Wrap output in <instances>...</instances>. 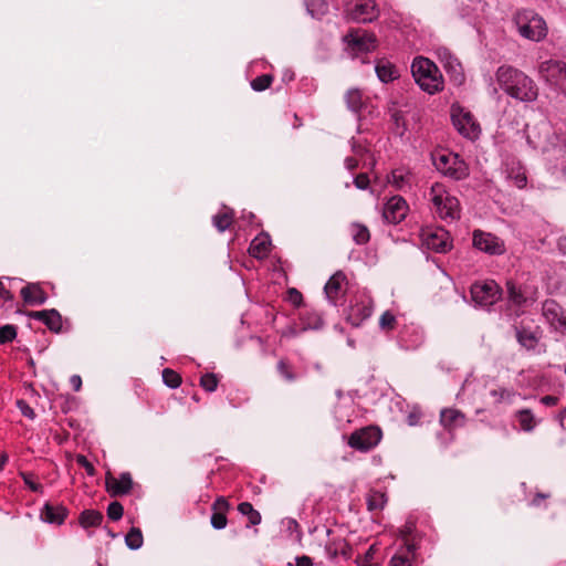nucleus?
Returning a JSON list of instances; mask_svg holds the SVG:
<instances>
[{"label":"nucleus","instance_id":"obj_12","mask_svg":"<svg viewBox=\"0 0 566 566\" xmlns=\"http://www.w3.org/2000/svg\"><path fill=\"white\" fill-rule=\"evenodd\" d=\"M452 123L457 130L465 138L474 140L481 134V127L470 112L452 113Z\"/></svg>","mask_w":566,"mask_h":566},{"label":"nucleus","instance_id":"obj_27","mask_svg":"<svg viewBox=\"0 0 566 566\" xmlns=\"http://www.w3.org/2000/svg\"><path fill=\"white\" fill-rule=\"evenodd\" d=\"M389 182L398 190L410 189L412 185V174L403 168H396L389 176Z\"/></svg>","mask_w":566,"mask_h":566},{"label":"nucleus","instance_id":"obj_40","mask_svg":"<svg viewBox=\"0 0 566 566\" xmlns=\"http://www.w3.org/2000/svg\"><path fill=\"white\" fill-rule=\"evenodd\" d=\"M125 543L130 549H138L143 546L144 538L139 528L133 527L125 537Z\"/></svg>","mask_w":566,"mask_h":566},{"label":"nucleus","instance_id":"obj_55","mask_svg":"<svg viewBox=\"0 0 566 566\" xmlns=\"http://www.w3.org/2000/svg\"><path fill=\"white\" fill-rule=\"evenodd\" d=\"M354 185L357 189L366 190L369 186V177L367 174H359L354 178Z\"/></svg>","mask_w":566,"mask_h":566},{"label":"nucleus","instance_id":"obj_31","mask_svg":"<svg viewBox=\"0 0 566 566\" xmlns=\"http://www.w3.org/2000/svg\"><path fill=\"white\" fill-rule=\"evenodd\" d=\"M301 322L303 324V331L307 329H321L324 325L322 315L316 311H304L301 314Z\"/></svg>","mask_w":566,"mask_h":566},{"label":"nucleus","instance_id":"obj_49","mask_svg":"<svg viewBox=\"0 0 566 566\" xmlns=\"http://www.w3.org/2000/svg\"><path fill=\"white\" fill-rule=\"evenodd\" d=\"M3 279L10 281V282H13V281H17L18 279H14V277H2L0 279V298L4 302V303H9V302H13L14 300V296L13 294L11 293V291L9 289H7L4 286V283H3Z\"/></svg>","mask_w":566,"mask_h":566},{"label":"nucleus","instance_id":"obj_9","mask_svg":"<svg viewBox=\"0 0 566 566\" xmlns=\"http://www.w3.org/2000/svg\"><path fill=\"white\" fill-rule=\"evenodd\" d=\"M381 437L380 427H360L350 434L348 444L356 450L368 451L378 444Z\"/></svg>","mask_w":566,"mask_h":566},{"label":"nucleus","instance_id":"obj_62","mask_svg":"<svg viewBox=\"0 0 566 566\" xmlns=\"http://www.w3.org/2000/svg\"><path fill=\"white\" fill-rule=\"evenodd\" d=\"M557 397L547 395L542 397L539 402L545 406H555L557 403Z\"/></svg>","mask_w":566,"mask_h":566},{"label":"nucleus","instance_id":"obj_42","mask_svg":"<svg viewBox=\"0 0 566 566\" xmlns=\"http://www.w3.org/2000/svg\"><path fill=\"white\" fill-rule=\"evenodd\" d=\"M18 335L17 326L12 324H6L0 327V345H4L15 339Z\"/></svg>","mask_w":566,"mask_h":566},{"label":"nucleus","instance_id":"obj_63","mask_svg":"<svg viewBox=\"0 0 566 566\" xmlns=\"http://www.w3.org/2000/svg\"><path fill=\"white\" fill-rule=\"evenodd\" d=\"M526 182H527V178L524 174H517L515 176V185L518 187V188H523L526 186Z\"/></svg>","mask_w":566,"mask_h":566},{"label":"nucleus","instance_id":"obj_8","mask_svg":"<svg viewBox=\"0 0 566 566\" xmlns=\"http://www.w3.org/2000/svg\"><path fill=\"white\" fill-rule=\"evenodd\" d=\"M343 41L347 45V49L355 53L371 52L377 46L375 34L363 29H352L344 35Z\"/></svg>","mask_w":566,"mask_h":566},{"label":"nucleus","instance_id":"obj_52","mask_svg":"<svg viewBox=\"0 0 566 566\" xmlns=\"http://www.w3.org/2000/svg\"><path fill=\"white\" fill-rule=\"evenodd\" d=\"M76 463L80 467L84 468L88 475L93 476L95 474V469H94L93 464L86 459L85 455L77 454L76 455Z\"/></svg>","mask_w":566,"mask_h":566},{"label":"nucleus","instance_id":"obj_34","mask_svg":"<svg viewBox=\"0 0 566 566\" xmlns=\"http://www.w3.org/2000/svg\"><path fill=\"white\" fill-rule=\"evenodd\" d=\"M464 420V415L458 409L446 408L440 412V424H460Z\"/></svg>","mask_w":566,"mask_h":566},{"label":"nucleus","instance_id":"obj_45","mask_svg":"<svg viewBox=\"0 0 566 566\" xmlns=\"http://www.w3.org/2000/svg\"><path fill=\"white\" fill-rule=\"evenodd\" d=\"M200 385L205 390L213 392L218 387V379L214 374H205L200 378Z\"/></svg>","mask_w":566,"mask_h":566},{"label":"nucleus","instance_id":"obj_57","mask_svg":"<svg viewBox=\"0 0 566 566\" xmlns=\"http://www.w3.org/2000/svg\"><path fill=\"white\" fill-rule=\"evenodd\" d=\"M374 552H375V546L373 545L368 548L365 556L360 560H357V564H359L360 566H370L371 560L374 558Z\"/></svg>","mask_w":566,"mask_h":566},{"label":"nucleus","instance_id":"obj_37","mask_svg":"<svg viewBox=\"0 0 566 566\" xmlns=\"http://www.w3.org/2000/svg\"><path fill=\"white\" fill-rule=\"evenodd\" d=\"M238 511L248 516L249 525H259L261 523V514L253 509L252 504L249 502H242L238 505Z\"/></svg>","mask_w":566,"mask_h":566},{"label":"nucleus","instance_id":"obj_4","mask_svg":"<svg viewBox=\"0 0 566 566\" xmlns=\"http://www.w3.org/2000/svg\"><path fill=\"white\" fill-rule=\"evenodd\" d=\"M432 159L436 169L452 180H463L470 175L468 164L458 154H438Z\"/></svg>","mask_w":566,"mask_h":566},{"label":"nucleus","instance_id":"obj_15","mask_svg":"<svg viewBox=\"0 0 566 566\" xmlns=\"http://www.w3.org/2000/svg\"><path fill=\"white\" fill-rule=\"evenodd\" d=\"M419 541L407 539L390 558L388 566H412L418 558Z\"/></svg>","mask_w":566,"mask_h":566},{"label":"nucleus","instance_id":"obj_13","mask_svg":"<svg viewBox=\"0 0 566 566\" xmlns=\"http://www.w3.org/2000/svg\"><path fill=\"white\" fill-rule=\"evenodd\" d=\"M348 18L357 23H370L379 15L375 0H357L348 10Z\"/></svg>","mask_w":566,"mask_h":566},{"label":"nucleus","instance_id":"obj_14","mask_svg":"<svg viewBox=\"0 0 566 566\" xmlns=\"http://www.w3.org/2000/svg\"><path fill=\"white\" fill-rule=\"evenodd\" d=\"M506 290L510 308L514 307L509 315H514L517 318L523 314L522 308L532 305L534 298L527 295L522 286L516 285L514 282H507Z\"/></svg>","mask_w":566,"mask_h":566},{"label":"nucleus","instance_id":"obj_58","mask_svg":"<svg viewBox=\"0 0 566 566\" xmlns=\"http://www.w3.org/2000/svg\"><path fill=\"white\" fill-rule=\"evenodd\" d=\"M412 531H413V527L411 524H407L405 525L400 531H399V536L401 537V539L403 541V543L407 541V539H416V537H411L412 535Z\"/></svg>","mask_w":566,"mask_h":566},{"label":"nucleus","instance_id":"obj_24","mask_svg":"<svg viewBox=\"0 0 566 566\" xmlns=\"http://www.w3.org/2000/svg\"><path fill=\"white\" fill-rule=\"evenodd\" d=\"M21 296L28 305H43L46 300V293L38 283H29L21 289Z\"/></svg>","mask_w":566,"mask_h":566},{"label":"nucleus","instance_id":"obj_48","mask_svg":"<svg viewBox=\"0 0 566 566\" xmlns=\"http://www.w3.org/2000/svg\"><path fill=\"white\" fill-rule=\"evenodd\" d=\"M24 483L28 485V488L33 492L42 493L43 486L34 481V475L32 473L28 472H21L20 473Z\"/></svg>","mask_w":566,"mask_h":566},{"label":"nucleus","instance_id":"obj_50","mask_svg":"<svg viewBox=\"0 0 566 566\" xmlns=\"http://www.w3.org/2000/svg\"><path fill=\"white\" fill-rule=\"evenodd\" d=\"M517 420L520 424H532L534 421V416L531 409H521L516 412Z\"/></svg>","mask_w":566,"mask_h":566},{"label":"nucleus","instance_id":"obj_61","mask_svg":"<svg viewBox=\"0 0 566 566\" xmlns=\"http://www.w3.org/2000/svg\"><path fill=\"white\" fill-rule=\"evenodd\" d=\"M295 566H313V562L308 556H300L295 558Z\"/></svg>","mask_w":566,"mask_h":566},{"label":"nucleus","instance_id":"obj_6","mask_svg":"<svg viewBox=\"0 0 566 566\" xmlns=\"http://www.w3.org/2000/svg\"><path fill=\"white\" fill-rule=\"evenodd\" d=\"M513 328L515 331V337L521 347L525 348L527 352L541 353L538 349L539 340L543 336V331L539 325H537L531 318H523L518 322H514Z\"/></svg>","mask_w":566,"mask_h":566},{"label":"nucleus","instance_id":"obj_22","mask_svg":"<svg viewBox=\"0 0 566 566\" xmlns=\"http://www.w3.org/2000/svg\"><path fill=\"white\" fill-rule=\"evenodd\" d=\"M542 69L547 72L559 90L566 95V63L563 61L549 60L543 63Z\"/></svg>","mask_w":566,"mask_h":566},{"label":"nucleus","instance_id":"obj_10","mask_svg":"<svg viewBox=\"0 0 566 566\" xmlns=\"http://www.w3.org/2000/svg\"><path fill=\"white\" fill-rule=\"evenodd\" d=\"M472 244L475 249L490 255H502L506 250L502 239L480 229L473 231Z\"/></svg>","mask_w":566,"mask_h":566},{"label":"nucleus","instance_id":"obj_28","mask_svg":"<svg viewBox=\"0 0 566 566\" xmlns=\"http://www.w3.org/2000/svg\"><path fill=\"white\" fill-rule=\"evenodd\" d=\"M67 515V510L63 506H53L45 504L42 512L41 518L50 524H62Z\"/></svg>","mask_w":566,"mask_h":566},{"label":"nucleus","instance_id":"obj_47","mask_svg":"<svg viewBox=\"0 0 566 566\" xmlns=\"http://www.w3.org/2000/svg\"><path fill=\"white\" fill-rule=\"evenodd\" d=\"M124 513L123 505L119 502H112L107 507V516L113 521H118L122 518Z\"/></svg>","mask_w":566,"mask_h":566},{"label":"nucleus","instance_id":"obj_16","mask_svg":"<svg viewBox=\"0 0 566 566\" xmlns=\"http://www.w3.org/2000/svg\"><path fill=\"white\" fill-rule=\"evenodd\" d=\"M542 313L551 327L566 334V315L563 307L555 300H546L542 305Z\"/></svg>","mask_w":566,"mask_h":566},{"label":"nucleus","instance_id":"obj_36","mask_svg":"<svg viewBox=\"0 0 566 566\" xmlns=\"http://www.w3.org/2000/svg\"><path fill=\"white\" fill-rule=\"evenodd\" d=\"M387 502L385 493L370 491L367 495V507L370 512L380 511Z\"/></svg>","mask_w":566,"mask_h":566},{"label":"nucleus","instance_id":"obj_3","mask_svg":"<svg viewBox=\"0 0 566 566\" xmlns=\"http://www.w3.org/2000/svg\"><path fill=\"white\" fill-rule=\"evenodd\" d=\"M514 23L521 36L538 42L547 35L545 20L534 10H518L514 15Z\"/></svg>","mask_w":566,"mask_h":566},{"label":"nucleus","instance_id":"obj_30","mask_svg":"<svg viewBox=\"0 0 566 566\" xmlns=\"http://www.w3.org/2000/svg\"><path fill=\"white\" fill-rule=\"evenodd\" d=\"M271 241L268 234L255 237L249 247V253L255 259H264L270 253Z\"/></svg>","mask_w":566,"mask_h":566},{"label":"nucleus","instance_id":"obj_35","mask_svg":"<svg viewBox=\"0 0 566 566\" xmlns=\"http://www.w3.org/2000/svg\"><path fill=\"white\" fill-rule=\"evenodd\" d=\"M233 221V212L232 210H226L223 212H219L212 217V224L219 232H224L230 228Z\"/></svg>","mask_w":566,"mask_h":566},{"label":"nucleus","instance_id":"obj_54","mask_svg":"<svg viewBox=\"0 0 566 566\" xmlns=\"http://www.w3.org/2000/svg\"><path fill=\"white\" fill-rule=\"evenodd\" d=\"M396 322L395 316L390 312H385L379 319V325L382 328H392Z\"/></svg>","mask_w":566,"mask_h":566},{"label":"nucleus","instance_id":"obj_39","mask_svg":"<svg viewBox=\"0 0 566 566\" xmlns=\"http://www.w3.org/2000/svg\"><path fill=\"white\" fill-rule=\"evenodd\" d=\"M352 235H353V240L357 243V244H366L369 239H370V234H369V230L366 226L364 224H360V223H353L352 224Z\"/></svg>","mask_w":566,"mask_h":566},{"label":"nucleus","instance_id":"obj_59","mask_svg":"<svg viewBox=\"0 0 566 566\" xmlns=\"http://www.w3.org/2000/svg\"><path fill=\"white\" fill-rule=\"evenodd\" d=\"M289 293L293 304L298 305L302 302V294L296 289H291Z\"/></svg>","mask_w":566,"mask_h":566},{"label":"nucleus","instance_id":"obj_5","mask_svg":"<svg viewBox=\"0 0 566 566\" xmlns=\"http://www.w3.org/2000/svg\"><path fill=\"white\" fill-rule=\"evenodd\" d=\"M430 196L432 208L441 219L455 220L460 218L459 200L444 191L442 186L438 184L432 186Z\"/></svg>","mask_w":566,"mask_h":566},{"label":"nucleus","instance_id":"obj_7","mask_svg":"<svg viewBox=\"0 0 566 566\" xmlns=\"http://www.w3.org/2000/svg\"><path fill=\"white\" fill-rule=\"evenodd\" d=\"M472 301L481 307L493 305L501 296L500 286L495 281L476 282L470 289Z\"/></svg>","mask_w":566,"mask_h":566},{"label":"nucleus","instance_id":"obj_56","mask_svg":"<svg viewBox=\"0 0 566 566\" xmlns=\"http://www.w3.org/2000/svg\"><path fill=\"white\" fill-rule=\"evenodd\" d=\"M421 411L418 407H413L407 416L408 424H417L420 420Z\"/></svg>","mask_w":566,"mask_h":566},{"label":"nucleus","instance_id":"obj_33","mask_svg":"<svg viewBox=\"0 0 566 566\" xmlns=\"http://www.w3.org/2000/svg\"><path fill=\"white\" fill-rule=\"evenodd\" d=\"M103 521V514L95 510H85L81 513L78 522L84 528L96 527Z\"/></svg>","mask_w":566,"mask_h":566},{"label":"nucleus","instance_id":"obj_32","mask_svg":"<svg viewBox=\"0 0 566 566\" xmlns=\"http://www.w3.org/2000/svg\"><path fill=\"white\" fill-rule=\"evenodd\" d=\"M345 102L349 111L358 114L364 107L363 93L358 88H350L345 94Z\"/></svg>","mask_w":566,"mask_h":566},{"label":"nucleus","instance_id":"obj_64","mask_svg":"<svg viewBox=\"0 0 566 566\" xmlns=\"http://www.w3.org/2000/svg\"><path fill=\"white\" fill-rule=\"evenodd\" d=\"M345 166L348 170H354L357 168L358 161L353 157H347L345 159Z\"/></svg>","mask_w":566,"mask_h":566},{"label":"nucleus","instance_id":"obj_25","mask_svg":"<svg viewBox=\"0 0 566 566\" xmlns=\"http://www.w3.org/2000/svg\"><path fill=\"white\" fill-rule=\"evenodd\" d=\"M377 77L382 83H390L399 77V71L394 63L382 57L375 65Z\"/></svg>","mask_w":566,"mask_h":566},{"label":"nucleus","instance_id":"obj_53","mask_svg":"<svg viewBox=\"0 0 566 566\" xmlns=\"http://www.w3.org/2000/svg\"><path fill=\"white\" fill-rule=\"evenodd\" d=\"M17 406L20 409L21 413L30 420H33L35 417L34 410L28 405L24 400H18Z\"/></svg>","mask_w":566,"mask_h":566},{"label":"nucleus","instance_id":"obj_43","mask_svg":"<svg viewBox=\"0 0 566 566\" xmlns=\"http://www.w3.org/2000/svg\"><path fill=\"white\" fill-rule=\"evenodd\" d=\"M273 82V76L270 74H263L260 76H256L251 81V87L255 92H262L270 87V85Z\"/></svg>","mask_w":566,"mask_h":566},{"label":"nucleus","instance_id":"obj_60","mask_svg":"<svg viewBox=\"0 0 566 566\" xmlns=\"http://www.w3.org/2000/svg\"><path fill=\"white\" fill-rule=\"evenodd\" d=\"M70 384L75 391H78L82 387V378L78 375H73L70 378Z\"/></svg>","mask_w":566,"mask_h":566},{"label":"nucleus","instance_id":"obj_44","mask_svg":"<svg viewBox=\"0 0 566 566\" xmlns=\"http://www.w3.org/2000/svg\"><path fill=\"white\" fill-rule=\"evenodd\" d=\"M277 371L286 381H294L296 379L295 373L292 370V366L285 360H279L276 365Z\"/></svg>","mask_w":566,"mask_h":566},{"label":"nucleus","instance_id":"obj_17","mask_svg":"<svg viewBox=\"0 0 566 566\" xmlns=\"http://www.w3.org/2000/svg\"><path fill=\"white\" fill-rule=\"evenodd\" d=\"M339 402L335 407V419L338 422H346L352 424L358 421L359 409L354 403L350 397H344L340 390L336 391Z\"/></svg>","mask_w":566,"mask_h":566},{"label":"nucleus","instance_id":"obj_20","mask_svg":"<svg viewBox=\"0 0 566 566\" xmlns=\"http://www.w3.org/2000/svg\"><path fill=\"white\" fill-rule=\"evenodd\" d=\"M28 316L43 323L53 333L62 331V316L55 308L30 312Z\"/></svg>","mask_w":566,"mask_h":566},{"label":"nucleus","instance_id":"obj_29","mask_svg":"<svg viewBox=\"0 0 566 566\" xmlns=\"http://www.w3.org/2000/svg\"><path fill=\"white\" fill-rule=\"evenodd\" d=\"M439 55L443 62L447 72L453 76L454 81L462 83L464 76L462 73V66L458 59L451 55L450 52H448L447 50H443V52L440 53Z\"/></svg>","mask_w":566,"mask_h":566},{"label":"nucleus","instance_id":"obj_38","mask_svg":"<svg viewBox=\"0 0 566 566\" xmlns=\"http://www.w3.org/2000/svg\"><path fill=\"white\" fill-rule=\"evenodd\" d=\"M494 402H512L518 395L513 389L499 387L490 390Z\"/></svg>","mask_w":566,"mask_h":566},{"label":"nucleus","instance_id":"obj_51","mask_svg":"<svg viewBox=\"0 0 566 566\" xmlns=\"http://www.w3.org/2000/svg\"><path fill=\"white\" fill-rule=\"evenodd\" d=\"M437 438L441 441L442 444L451 441L453 439L452 427H441V429L437 432Z\"/></svg>","mask_w":566,"mask_h":566},{"label":"nucleus","instance_id":"obj_18","mask_svg":"<svg viewBox=\"0 0 566 566\" xmlns=\"http://www.w3.org/2000/svg\"><path fill=\"white\" fill-rule=\"evenodd\" d=\"M407 212L408 205L406 200L400 196H394L386 202L382 217L387 222L398 224L406 218Z\"/></svg>","mask_w":566,"mask_h":566},{"label":"nucleus","instance_id":"obj_23","mask_svg":"<svg viewBox=\"0 0 566 566\" xmlns=\"http://www.w3.org/2000/svg\"><path fill=\"white\" fill-rule=\"evenodd\" d=\"M371 313L373 307L369 302H356L347 308L346 321L350 325L358 327L364 321L371 316Z\"/></svg>","mask_w":566,"mask_h":566},{"label":"nucleus","instance_id":"obj_19","mask_svg":"<svg viewBox=\"0 0 566 566\" xmlns=\"http://www.w3.org/2000/svg\"><path fill=\"white\" fill-rule=\"evenodd\" d=\"M347 277L343 271H337L334 273L329 280L326 282L324 286V293L326 295L329 304L336 306L338 300L344 295V283H346Z\"/></svg>","mask_w":566,"mask_h":566},{"label":"nucleus","instance_id":"obj_26","mask_svg":"<svg viewBox=\"0 0 566 566\" xmlns=\"http://www.w3.org/2000/svg\"><path fill=\"white\" fill-rule=\"evenodd\" d=\"M229 509L228 501L220 496L212 504L211 525L216 530H223L227 526L226 513Z\"/></svg>","mask_w":566,"mask_h":566},{"label":"nucleus","instance_id":"obj_41","mask_svg":"<svg viewBox=\"0 0 566 566\" xmlns=\"http://www.w3.org/2000/svg\"><path fill=\"white\" fill-rule=\"evenodd\" d=\"M163 381L164 384L171 388V389H176L180 386L181 384V377L178 373H176L175 370L170 369V368H165L163 370Z\"/></svg>","mask_w":566,"mask_h":566},{"label":"nucleus","instance_id":"obj_1","mask_svg":"<svg viewBox=\"0 0 566 566\" xmlns=\"http://www.w3.org/2000/svg\"><path fill=\"white\" fill-rule=\"evenodd\" d=\"M495 77L501 90L512 98L524 103L537 98V86L524 72L511 65H502L497 69Z\"/></svg>","mask_w":566,"mask_h":566},{"label":"nucleus","instance_id":"obj_46","mask_svg":"<svg viewBox=\"0 0 566 566\" xmlns=\"http://www.w3.org/2000/svg\"><path fill=\"white\" fill-rule=\"evenodd\" d=\"M391 120L394 122V124L396 126V133L399 136H402L405 134V132H406V123H405V117H403L402 112L395 111L391 114Z\"/></svg>","mask_w":566,"mask_h":566},{"label":"nucleus","instance_id":"obj_21","mask_svg":"<svg viewBox=\"0 0 566 566\" xmlns=\"http://www.w3.org/2000/svg\"><path fill=\"white\" fill-rule=\"evenodd\" d=\"M133 488V480L128 472L122 473L118 478L112 475L106 476V489L112 496H122Z\"/></svg>","mask_w":566,"mask_h":566},{"label":"nucleus","instance_id":"obj_11","mask_svg":"<svg viewBox=\"0 0 566 566\" xmlns=\"http://www.w3.org/2000/svg\"><path fill=\"white\" fill-rule=\"evenodd\" d=\"M422 244L437 253H446L451 247L450 234L442 228L427 229L421 233Z\"/></svg>","mask_w":566,"mask_h":566},{"label":"nucleus","instance_id":"obj_2","mask_svg":"<svg viewBox=\"0 0 566 566\" xmlns=\"http://www.w3.org/2000/svg\"><path fill=\"white\" fill-rule=\"evenodd\" d=\"M411 75L416 84L429 95H434L444 88V80L441 71L433 61L424 56H416L412 60Z\"/></svg>","mask_w":566,"mask_h":566}]
</instances>
